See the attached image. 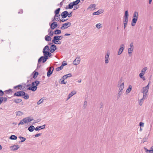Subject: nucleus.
I'll return each instance as SVG.
<instances>
[{
	"mask_svg": "<svg viewBox=\"0 0 153 153\" xmlns=\"http://www.w3.org/2000/svg\"><path fill=\"white\" fill-rule=\"evenodd\" d=\"M124 82L122 80H120L118 83V87L119 88V91L117 94V98H119L122 94L123 90L124 88Z\"/></svg>",
	"mask_w": 153,
	"mask_h": 153,
	"instance_id": "obj_1",
	"label": "nucleus"
},
{
	"mask_svg": "<svg viewBox=\"0 0 153 153\" xmlns=\"http://www.w3.org/2000/svg\"><path fill=\"white\" fill-rule=\"evenodd\" d=\"M44 56H42L39 59L38 62H40L42 60V62H45L48 59V56L50 57L51 56L52 54L48 52L44 53Z\"/></svg>",
	"mask_w": 153,
	"mask_h": 153,
	"instance_id": "obj_2",
	"label": "nucleus"
},
{
	"mask_svg": "<svg viewBox=\"0 0 153 153\" xmlns=\"http://www.w3.org/2000/svg\"><path fill=\"white\" fill-rule=\"evenodd\" d=\"M14 95L18 97H21L24 96L23 97L25 100H27L29 99V96L27 94H26L23 91H19L15 93L14 94Z\"/></svg>",
	"mask_w": 153,
	"mask_h": 153,
	"instance_id": "obj_3",
	"label": "nucleus"
},
{
	"mask_svg": "<svg viewBox=\"0 0 153 153\" xmlns=\"http://www.w3.org/2000/svg\"><path fill=\"white\" fill-rule=\"evenodd\" d=\"M138 16V12L137 11L134 12L133 14V19L131 22L132 26H134L135 25L137 20Z\"/></svg>",
	"mask_w": 153,
	"mask_h": 153,
	"instance_id": "obj_4",
	"label": "nucleus"
},
{
	"mask_svg": "<svg viewBox=\"0 0 153 153\" xmlns=\"http://www.w3.org/2000/svg\"><path fill=\"white\" fill-rule=\"evenodd\" d=\"M149 83L148 85L144 87H143L141 90V92L143 94V95H145L146 96L149 90Z\"/></svg>",
	"mask_w": 153,
	"mask_h": 153,
	"instance_id": "obj_5",
	"label": "nucleus"
},
{
	"mask_svg": "<svg viewBox=\"0 0 153 153\" xmlns=\"http://www.w3.org/2000/svg\"><path fill=\"white\" fill-rule=\"evenodd\" d=\"M110 53L109 52H107L105 55V61L106 64L108 63L110 60Z\"/></svg>",
	"mask_w": 153,
	"mask_h": 153,
	"instance_id": "obj_6",
	"label": "nucleus"
},
{
	"mask_svg": "<svg viewBox=\"0 0 153 153\" xmlns=\"http://www.w3.org/2000/svg\"><path fill=\"white\" fill-rule=\"evenodd\" d=\"M71 23L68 22L63 24L62 26L61 27V28L62 30H64L66 29L68 27H70L71 25Z\"/></svg>",
	"mask_w": 153,
	"mask_h": 153,
	"instance_id": "obj_7",
	"label": "nucleus"
},
{
	"mask_svg": "<svg viewBox=\"0 0 153 153\" xmlns=\"http://www.w3.org/2000/svg\"><path fill=\"white\" fill-rule=\"evenodd\" d=\"M33 120V118L30 117H27L23 119V121H24L25 123H27L30 122Z\"/></svg>",
	"mask_w": 153,
	"mask_h": 153,
	"instance_id": "obj_8",
	"label": "nucleus"
},
{
	"mask_svg": "<svg viewBox=\"0 0 153 153\" xmlns=\"http://www.w3.org/2000/svg\"><path fill=\"white\" fill-rule=\"evenodd\" d=\"M80 62V59L79 57H77L76 59L73 61V64L75 65L79 64Z\"/></svg>",
	"mask_w": 153,
	"mask_h": 153,
	"instance_id": "obj_9",
	"label": "nucleus"
},
{
	"mask_svg": "<svg viewBox=\"0 0 153 153\" xmlns=\"http://www.w3.org/2000/svg\"><path fill=\"white\" fill-rule=\"evenodd\" d=\"M124 44H121L120 45V48L118 52V55H120L122 53L124 49Z\"/></svg>",
	"mask_w": 153,
	"mask_h": 153,
	"instance_id": "obj_10",
	"label": "nucleus"
},
{
	"mask_svg": "<svg viewBox=\"0 0 153 153\" xmlns=\"http://www.w3.org/2000/svg\"><path fill=\"white\" fill-rule=\"evenodd\" d=\"M19 145H17L11 146L10 147V148L11 151H16L19 149Z\"/></svg>",
	"mask_w": 153,
	"mask_h": 153,
	"instance_id": "obj_11",
	"label": "nucleus"
},
{
	"mask_svg": "<svg viewBox=\"0 0 153 153\" xmlns=\"http://www.w3.org/2000/svg\"><path fill=\"white\" fill-rule=\"evenodd\" d=\"M146 98V96L145 95L143 96L142 98L140 100H138V103L141 106L142 105L144 100Z\"/></svg>",
	"mask_w": 153,
	"mask_h": 153,
	"instance_id": "obj_12",
	"label": "nucleus"
},
{
	"mask_svg": "<svg viewBox=\"0 0 153 153\" xmlns=\"http://www.w3.org/2000/svg\"><path fill=\"white\" fill-rule=\"evenodd\" d=\"M56 45H52L51 46L50 48V51L51 53H53L56 50Z\"/></svg>",
	"mask_w": 153,
	"mask_h": 153,
	"instance_id": "obj_13",
	"label": "nucleus"
},
{
	"mask_svg": "<svg viewBox=\"0 0 153 153\" xmlns=\"http://www.w3.org/2000/svg\"><path fill=\"white\" fill-rule=\"evenodd\" d=\"M53 67H51L50 68L49 70L47 73V76L49 77L51 75L52 73V72L53 70Z\"/></svg>",
	"mask_w": 153,
	"mask_h": 153,
	"instance_id": "obj_14",
	"label": "nucleus"
},
{
	"mask_svg": "<svg viewBox=\"0 0 153 153\" xmlns=\"http://www.w3.org/2000/svg\"><path fill=\"white\" fill-rule=\"evenodd\" d=\"M104 10L102 9H100L97 11L94 12L93 13L92 15H98L103 13Z\"/></svg>",
	"mask_w": 153,
	"mask_h": 153,
	"instance_id": "obj_15",
	"label": "nucleus"
},
{
	"mask_svg": "<svg viewBox=\"0 0 153 153\" xmlns=\"http://www.w3.org/2000/svg\"><path fill=\"white\" fill-rule=\"evenodd\" d=\"M144 149L146 153H153V146L151 147L150 150H148L146 147H144Z\"/></svg>",
	"mask_w": 153,
	"mask_h": 153,
	"instance_id": "obj_16",
	"label": "nucleus"
},
{
	"mask_svg": "<svg viewBox=\"0 0 153 153\" xmlns=\"http://www.w3.org/2000/svg\"><path fill=\"white\" fill-rule=\"evenodd\" d=\"M96 5L95 4H91L88 7L87 9H90L91 10H92L95 9Z\"/></svg>",
	"mask_w": 153,
	"mask_h": 153,
	"instance_id": "obj_17",
	"label": "nucleus"
},
{
	"mask_svg": "<svg viewBox=\"0 0 153 153\" xmlns=\"http://www.w3.org/2000/svg\"><path fill=\"white\" fill-rule=\"evenodd\" d=\"M68 14V12L67 11H65L62 13L61 15L62 18H65L67 17Z\"/></svg>",
	"mask_w": 153,
	"mask_h": 153,
	"instance_id": "obj_18",
	"label": "nucleus"
},
{
	"mask_svg": "<svg viewBox=\"0 0 153 153\" xmlns=\"http://www.w3.org/2000/svg\"><path fill=\"white\" fill-rule=\"evenodd\" d=\"M57 26V23L56 22H53L51 25V29H54Z\"/></svg>",
	"mask_w": 153,
	"mask_h": 153,
	"instance_id": "obj_19",
	"label": "nucleus"
},
{
	"mask_svg": "<svg viewBox=\"0 0 153 153\" xmlns=\"http://www.w3.org/2000/svg\"><path fill=\"white\" fill-rule=\"evenodd\" d=\"M45 125H44L42 126H37L35 128V130L36 131H38L40 130V129H43L45 128Z\"/></svg>",
	"mask_w": 153,
	"mask_h": 153,
	"instance_id": "obj_20",
	"label": "nucleus"
},
{
	"mask_svg": "<svg viewBox=\"0 0 153 153\" xmlns=\"http://www.w3.org/2000/svg\"><path fill=\"white\" fill-rule=\"evenodd\" d=\"M50 50L49 47L47 45L46 46L43 48V54L45 53V52H48V51Z\"/></svg>",
	"mask_w": 153,
	"mask_h": 153,
	"instance_id": "obj_21",
	"label": "nucleus"
},
{
	"mask_svg": "<svg viewBox=\"0 0 153 153\" xmlns=\"http://www.w3.org/2000/svg\"><path fill=\"white\" fill-rule=\"evenodd\" d=\"M37 88V87H36V86H31L28 88L27 89L31 90L33 91H35Z\"/></svg>",
	"mask_w": 153,
	"mask_h": 153,
	"instance_id": "obj_22",
	"label": "nucleus"
},
{
	"mask_svg": "<svg viewBox=\"0 0 153 153\" xmlns=\"http://www.w3.org/2000/svg\"><path fill=\"white\" fill-rule=\"evenodd\" d=\"M28 129L30 132H32L35 129V128L33 126L31 125L28 127Z\"/></svg>",
	"mask_w": 153,
	"mask_h": 153,
	"instance_id": "obj_23",
	"label": "nucleus"
},
{
	"mask_svg": "<svg viewBox=\"0 0 153 153\" xmlns=\"http://www.w3.org/2000/svg\"><path fill=\"white\" fill-rule=\"evenodd\" d=\"M147 69L148 68L147 67H145L144 68L141 70V72L140 74L144 75L146 73V71L147 70Z\"/></svg>",
	"mask_w": 153,
	"mask_h": 153,
	"instance_id": "obj_24",
	"label": "nucleus"
},
{
	"mask_svg": "<svg viewBox=\"0 0 153 153\" xmlns=\"http://www.w3.org/2000/svg\"><path fill=\"white\" fill-rule=\"evenodd\" d=\"M39 83V82L38 81H36L35 82H33L32 83V86H36V87H37V86L38 85Z\"/></svg>",
	"mask_w": 153,
	"mask_h": 153,
	"instance_id": "obj_25",
	"label": "nucleus"
},
{
	"mask_svg": "<svg viewBox=\"0 0 153 153\" xmlns=\"http://www.w3.org/2000/svg\"><path fill=\"white\" fill-rule=\"evenodd\" d=\"M52 42L53 43L55 44H61V42L59 40H55L54 39H53L52 40Z\"/></svg>",
	"mask_w": 153,
	"mask_h": 153,
	"instance_id": "obj_26",
	"label": "nucleus"
},
{
	"mask_svg": "<svg viewBox=\"0 0 153 153\" xmlns=\"http://www.w3.org/2000/svg\"><path fill=\"white\" fill-rule=\"evenodd\" d=\"M134 48H129L128 50V53L129 56L131 55V53L133 51Z\"/></svg>",
	"mask_w": 153,
	"mask_h": 153,
	"instance_id": "obj_27",
	"label": "nucleus"
},
{
	"mask_svg": "<svg viewBox=\"0 0 153 153\" xmlns=\"http://www.w3.org/2000/svg\"><path fill=\"white\" fill-rule=\"evenodd\" d=\"M62 36H54L53 37V39H54L55 40H61L62 39Z\"/></svg>",
	"mask_w": 153,
	"mask_h": 153,
	"instance_id": "obj_28",
	"label": "nucleus"
},
{
	"mask_svg": "<svg viewBox=\"0 0 153 153\" xmlns=\"http://www.w3.org/2000/svg\"><path fill=\"white\" fill-rule=\"evenodd\" d=\"M132 86L131 85H129L128 88L126 89V92L127 94L129 93L131 90Z\"/></svg>",
	"mask_w": 153,
	"mask_h": 153,
	"instance_id": "obj_29",
	"label": "nucleus"
},
{
	"mask_svg": "<svg viewBox=\"0 0 153 153\" xmlns=\"http://www.w3.org/2000/svg\"><path fill=\"white\" fill-rule=\"evenodd\" d=\"M60 15H55L54 16V19L56 21H59L60 20Z\"/></svg>",
	"mask_w": 153,
	"mask_h": 153,
	"instance_id": "obj_30",
	"label": "nucleus"
},
{
	"mask_svg": "<svg viewBox=\"0 0 153 153\" xmlns=\"http://www.w3.org/2000/svg\"><path fill=\"white\" fill-rule=\"evenodd\" d=\"M76 93V92L75 91H72L70 94H68V96L69 97H71L73 96Z\"/></svg>",
	"mask_w": 153,
	"mask_h": 153,
	"instance_id": "obj_31",
	"label": "nucleus"
},
{
	"mask_svg": "<svg viewBox=\"0 0 153 153\" xmlns=\"http://www.w3.org/2000/svg\"><path fill=\"white\" fill-rule=\"evenodd\" d=\"M13 101L15 103H18L22 101V100L21 99H14Z\"/></svg>",
	"mask_w": 153,
	"mask_h": 153,
	"instance_id": "obj_32",
	"label": "nucleus"
},
{
	"mask_svg": "<svg viewBox=\"0 0 153 153\" xmlns=\"http://www.w3.org/2000/svg\"><path fill=\"white\" fill-rule=\"evenodd\" d=\"M80 2V0H76L75 1H73L72 3L74 6L77 5Z\"/></svg>",
	"mask_w": 153,
	"mask_h": 153,
	"instance_id": "obj_33",
	"label": "nucleus"
},
{
	"mask_svg": "<svg viewBox=\"0 0 153 153\" xmlns=\"http://www.w3.org/2000/svg\"><path fill=\"white\" fill-rule=\"evenodd\" d=\"M139 76L144 81L146 80L145 77L144 76L143 74H139Z\"/></svg>",
	"mask_w": 153,
	"mask_h": 153,
	"instance_id": "obj_34",
	"label": "nucleus"
},
{
	"mask_svg": "<svg viewBox=\"0 0 153 153\" xmlns=\"http://www.w3.org/2000/svg\"><path fill=\"white\" fill-rule=\"evenodd\" d=\"M17 139V137L14 135H12L10 137V139L11 140H15Z\"/></svg>",
	"mask_w": 153,
	"mask_h": 153,
	"instance_id": "obj_35",
	"label": "nucleus"
},
{
	"mask_svg": "<svg viewBox=\"0 0 153 153\" xmlns=\"http://www.w3.org/2000/svg\"><path fill=\"white\" fill-rule=\"evenodd\" d=\"M51 38L49 36H46L45 37V39L46 41H49L51 40Z\"/></svg>",
	"mask_w": 153,
	"mask_h": 153,
	"instance_id": "obj_36",
	"label": "nucleus"
},
{
	"mask_svg": "<svg viewBox=\"0 0 153 153\" xmlns=\"http://www.w3.org/2000/svg\"><path fill=\"white\" fill-rule=\"evenodd\" d=\"M16 114L17 116H21L23 114L22 112L19 111L16 112Z\"/></svg>",
	"mask_w": 153,
	"mask_h": 153,
	"instance_id": "obj_37",
	"label": "nucleus"
},
{
	"mask_svg": "<svg viewBox=\"0 0 153 153\" xmlns=\"http://www.w3.org/2000/svg\"><path fill=\"white\" fill-rule=\"evenodd\" d=\"M128 11L126 10L125 12V16H124V18L128 19Z\"/></svg>",
	"mask_w": 153,
	"mask_h": 153,
	"instance_id": "obj_38",
	"label": "nucleus"
},
{
	"mask_svg": "<svg viewBox=\"0 0 153 153\" xmlns=\"http://www.w3.org/2000/svg\"><path fill=\"white\" fill-rule=\"evenodd\" d=\"M61 31L60 30H56L55 31L54 34H60L61 33Z\"/></svg>",
	"mask_w": 153,
	"mask_h": 153,
	"instance_id": "obj_39",
	"label": "nucleus"
},
{
	"mask_svg": "<svg viewBox=\"0 0 153 153\" xmlns=\"http://www.w3.org/2000/svg\"><path fill=\"white\" fill-rule=\"evenodd\" d=\"M96 27L98 29H100L102 28V24H100V23L97 24L96 25Z\"/></svg>",
	"mask_w": 153,
	"mask_h": 153,
	"instance_id": "obj_40",
	"label": "nucleus"
},
{
	"mask_svg": "<svg viewBox=\"0 0 153 153\" xmlns=\"http://www.w3.org/2000/svg\"><path fill=\"white\" fill-rule=\"evenodd\" d=\"M60 10V8H58L55 11V15H58Z\"/></svg>",
	"mask_w": 153,
	"mask_h": 153,
	"instance_id": "obj_41",
	"label": "nucleus"
},
{
	"mask_svg": "<svg viewBox=\"0 0 153 153\" xmlns=\"http://www.w3.org/2000/svg\"><path fill=\"white\" fill-rule=\"evenodd\" d=\"M44 100L42 99V98L37 103L38 105H39L43 102Z\"/></svg>",
	"mask_w": 153,
	"mask_h": 153,
	"instance_id": "obj_42",
	"label": "nucleus"
},
{
	"mask_svg": "<svg viewBox=\"0 0 153 153\" xmlns=\"http://www.w3.org/2000/svg\"><path fill=\"white\" fill-rule=\"evenodd\" d=\"M73 4L72 2L68 4V8L72 9L73 8Z\"/></svg>",
	"mask_w": 153,
	"mask_h": 153,
	"instance_id": "obj_43",
	"label": "nucleus"
},
{
	"mask_svg": "<svg viewBox=\"0 0 153 153\" xmlns=\"http://www.w3.org/2000/svg\"><path fill=\"white\" fill-rule=\"evenodd\" d=\"M1 100H2V101H3L4 102H6L7 100V98L5 97H1Z\"/></svg>",
	"mask_w": 153,
	"mask_h": 153,
	"instance_id": "obj_44",
	"label": "nucleus"
},
{
	"mask_svg": "<svg viewBox=\"0 0 153 153\" xmlns=\"http://www.w3.org/2000/svg\"><path fill=\"white\" fill-rule=\"evenodd\" d=\"M87 102L86 101H85L84 102L83 105V107L84 108H85L87 106Z\"/></svg>",
	"mask_w": 153,
	"mask_h": 153,
	"instance_id": "obj_45",
	"label": "nucleus"
},
{
	"mask_svg": "<svg viewBox=\"0 0 153 153\" xmlns=\"http://www.w3.org/2000/svg\"><path fill=\"white\" fill-rule=\"evenodd\" d=\"M19 137L20 139H22V140L21 141V142H24L25 141V140H26V138H25L22 137Z\"/></svg>",
	"mask_w": 153,
	"mask_h": 153,
	"instance_id": "obj_46",
	"label": "nucleus"
},
{
	"mask_svg": "<svg viewBox=\"0 0 153 153\" xmlns=\"http://www.w3.org/2000/svg\"><path fill=\"white\" fill-rule=\"evenodd\" d=\"M123 22V23H128V19L124 18Z\"/></svg>",
	"mask_w": 153,
	"mask_h": 153,
	"instance_id": "obj_47",
	"label": "nucleus"
},
{
	"mask_svg": "<svg viewBox=\"0 0 153 153\" xmlns=\"http://www.w3.org/2000/svg\"><path fill=\"white\" fill-rule=\"evenodd\" d=\"M38 75V73L37 72H36L34 74L33 77L34 78H36L37 76Z\"/></svg>",
	"mask_w": 153,
	"mask_h": 153,
	"instance_id": "obj_48",
	"label": "nucleus"
},
{
	"mask_svg": "<svg viewBox=\"0 0 153 153\" xmlns=\"http://www.w3.org/2000/svg\"><path fill=\"white\" fill-rule=\"evenodd\" d=\"M19 87V89H22V86L21 85H19L16 86L15 87V88H16Z\"/></svg>",
	"mask_w": 153,
	"mask_h": 153,
	"instance_id": "obj_49",
	"label": "nucleus"
},
{
	"mask_svg": "<svg viewBox=\"0 0 153 153\" xmlns=\"http://www.w3.org/2000/svg\"><path fill=\"white\" fill-rule=\"evenodd\" d=\"M25 123L24 121H23V119L20 121L18 125H23Z\"/></svg>",
	"mask_w": 153,
	"mask_h": 153,
	"instance_id": "obj_50",
	"label": "nucleus"
},
{
	"mask_svg": "<svg viewBox=\"0 0 153 153\" xmlns=\"http://www.w3.org/2000/svg\"><path fill=\"white\" fill-rule=\"evenodd\" d=\"M67 77L66 75H65L62 77V80H65L67 78Z\"/></svg>",
	"mask_w": 153,
	"mask_h": 153,
	"instance_id": "obj_51",
	"label": "nucleus"
},
{
	"mask_svg": "<svg viewBox=\"0 0 153 153\" xmlns=\"http://www.w3.org/2000/svg\"><path fill=\"white\" fill-rule=\"evenodd\" d=\"M42 134L41 133H39L37 134H36L35 135V137H38L39 136H40Z\"/></svg>",
	"mask_w": 153,
	"mask_h": 153,
	"instance_id": "obj_52",
	"label": "nucleus"
},
{
	"mask_svg": "<svg viewBox=\"0 0 153 153\" xmlns=\"http://www.w3.org/2000/svg\"><path fill=\"white\" fill-rule=\"evenodd\" d=\"M139 125L140 127H143L144 126V123H143L140 122V123Z\"/></svg>",
	"mask_w": 153,
	"mask_h": 153,
	"instance_id": "obj_53",
	"label": "nucleus"
},
{
	"mask_svg": "<svg viewBox=\"0 0 153 153\" xmlns=\"http://www.w3.org/2000/svg\"><path fill=\"white\" fill-rule=\"evenodd\" d=\"M129 46L130 48H134L133 43V42H131Z\"/></svg>",
	"mask_w": 153,
	"mask_h": 153,
	"instance_id": "obj_54",
	"label": "nucleus"
},
{
	"mask_svg": "<svg viewBox=\"0 0 153 153\" xmlns=\"http://www.w3.org/2000/svg\"><path fill=\"white\" fill-rule=\"evenodd\" d=\"M4 94V92L1 90H0V96H2Z\"/></svg>",
	"mask_w": 153,
	"mask_h": 153,
	"instance_id": "obj_55",
	"label": "nucleus"
},
{
	"mask_svg": "<svg viewBox=\"0 0 153 153\" xmlns=\"http://www.w3.org/2000/svg\"><path fill=\"white\" fill-rule=\"evenodd\" d=\"M63 67L67 65V63L66 62H63L62 65Z\"/></svg>",
	"mask_w": 153,
	"mask_h": 153,
	"instance_id": "obj_56",
	"label": "nucleus"
},
{
	"mask_svg": "<svg viewBox=\"0 0 153 153\" xmlns=\"http://www.w3.org/2000/svg\"><path fill=\"white\" fill-rule=\"evenodd\" d=\"M72 16V12H71V13L69 14L68 13V14L67 15V16H68V17H71V16Z\"/></svg>",
	"mask_w": 153,
	"mask_h": 153,
	"instance_id": "obj_57",
	"label": "nucleus"
},
{
	"mask_svg": "<svg viewBox=\"0 0 153 153\" xmlns=\"http://www.w3.org/2000/svg\"><path fill=\"white\" fill-rule=\"evenodd\" d=\"M65 75H66L67 78L71 77L72 76L71 74H69Z\"/></svg>",
	"mask_w": 153,
	"mask_h": 153,
	"instance_id": "obj_58",
	"label": "nucleus"
},
{
	"mask_svg": "<svg viewBox=\"0 0 153 153\" xmlns=\"http://www.w3.org/2000/svg\"><path fill=\"white\" fill-rule=\"evenodd\" d=\"M67 83L66 82H65L64 80H62L61 82V84H65Z\"/></svg>",
	"mask_w": 153,
	"mask_h": 153,
	"instance_id": "obj_59",
	"label": "nucleus"
},
{
	"mask_svg": "<svg viewBox=\"0 0 153 153\" xmlns=\"http://www.w3.org/2000/svg\"><path fill=\"white\" fill-rule=\"evenodd\" d=\"M124 28L125 29L127 26V23H123Z\"/></svg>",
	"mask_w": 153,
	"mask_h": 153,
	"instance_id": "obj_60",
	"label": "nucleus"
},
{
	"mask_svg": "<svg viewBox=\"0 0 153 153\" xmlns=\"http://www.w3.org/2000/svg\"><path fill=\"white\" fill-rule=\"evenodd\" d=\"M60 70H61V69H60V68H59V67L57 68L56 69V70L58 71H59Z\"/></svg>",
	"mask_w": 153,
	"mask_h": 153,
	"instance_id": "obj_61",
	"label": "nucleus"
},
{
	"mask_svg": "<svg viewBox=\"0 0 153 153\" xmlns=\"http://www.w3.org/2000/svg\"><path fill=\"white\" fill-rule=\"evenodd\" d=\"M152 0H149V4H151L152 3Z\"/></svg>",
	"mask_w": 153,
	"mask_h": 153,
	"instance_id": "obj_62",
	"label": "nucleus"
},
{
	"mask_svg": "<svg viewBox=\"0 0 153 153\" xmlns=\"http://www.w3.org/2000/svg\"><path fill=\"white\" fill-rule=\"evenodd\" d=\"M70 34L68 33H66L64 35L65 36H70Z\"/></svg>",
	"mask_w": 153,
	"mask_h": 153,
	"instance_id": "obj_63",
	"label": "nucleus"
},
{
	"mask_svg": "<svg viewBox=\"0 0 153 153\" xmlns=\"http://www.w3.org/2000/svg\"><path fill=\"white\" fill-rule=\"evenodd\" d=\"M63 68V66L62 65H61L59 67V68H60L61 70Z\"/></svg>",
	"mask_w": 153,
	"mask_h": 153,
	"instance_id": "obj_64",
	"label": "nucleus"
}]
</instances>
